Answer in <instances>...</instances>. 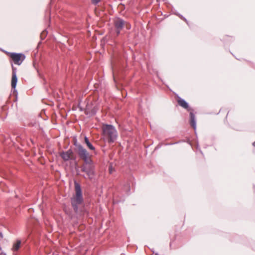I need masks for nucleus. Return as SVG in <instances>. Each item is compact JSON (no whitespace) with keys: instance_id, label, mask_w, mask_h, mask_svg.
I'll list each match as a JSON object with an SVG mask.
<instances>
[{"instance_id":"obj_1","label":"nucleus","mask_w":255,"mask_h":255,"mask_svg":"<svg viewBox=\"0 0 255 255\" xmlns=\"http://www.w3.org/2000/svg\"><path fill=\"white\" fill-rule=\"evenodd\" d=\"M75 194L71 198L72 206L75 213L78 212V206L83 202L82 190L80 185L77 182H74Z\"/></svg>"},{"instance_id":"obj_2","label":"nucleus","mask_w":255,"mask_h":255,"mask_svg":"<svg viewBox=\"0 0 255 255\" xmlns=\"http://www.w3.org/2000/svg\"><path fill=\"white\" fill-rule=\"evenodd\" d=\"M102 131L104 139L109 142L113 143L116 140L118 134L114 126L110 125H104L102 127Z\"/></svg>"},{"instance_id":"obj_3","label":"nucleus","mask_w":255,"mask_h":255,"mask_svg":"<svg viewBox=\"0 0 255 255\" xmlns=\"http://www.w3.org/2000/svg\"><path fill=\"white\" fill-rule=\"evenodd\" d=\"M177 102L178 105L190 112V124L191 126L194 129L196 128V122L195 115L193 110L190 108L188 104L183 99L178 96L176 97Z\"/></svg>"},{"instance_id":"obj_4","label":"nucleus","mask_w":255,"mask_h":255,"mask_svg":"<svg viewBox=\"0 0 255 255\" xmlns=\"http://www.w3.org/2000/svg\"><path fill=\"white\" fill-rule=\"evenodd\" d=\"M82 171L85 172L89 179H92L95 175V166L91 160L88 162H84V164L82 167Z\"/></svg>"},{"instance_id":"obj_5","label":"nucleus","mask_w":255,"mask_h":255,"mask_svg":"<svg viewBox=\"0 0 255 255\" xmlns=\"http://www.w3.org/2000/svg\"><path fill=\"white\" fill-rule=\"evenodd\" d=\"M77 148V153L82 160L84 162H88V160H91V157L89 155V153L81 144H76Z\"/></svg>"},{"instance_id":"obj_6","label":"nucleus","mask_w":255,"mask_h":255,"mask_svg":"<svg viewBox=\"0 0 255 255\" xmlns=\"http://www.w3.org/2000/svg\"><path fill=\"white\" fill-rule=\"evenodd\" d=\"M8 55L11 59L13 62L17 65H20L25 59V56L22 53H17L9 52L8 53Z\"/></svg>"},{"instance_id":"obj_7","label":"nucleus","mask_w":255,"mask_h":255,"mask_svg":"<svg viewBox=\"0 0 255 255\" xmlns=\"http://www.w3.org/2000/svg\"><path fill=\"white\" fill-rule=\"evenodd\" d=\"M126 24V21L123 19L118 17L114 20V25L116 28L117 35H119L121 30L123 29Z\"/></svg>"},{"instance_id":"obj_8","label":"nucleus","mask_w":255,"mask_h":255,"mask_svg":"<svg viewBox=\"0 0 255 255\" xmlns=\"http://www.w3.org/2000/svg\"><path fill=\"white\" fill-rule=\"evenodd\" d=\"M73 152L72 150L69 149L66 151H63L60 153V156L65 161L69 160L72 158Z\"/></svg>"},{"instance_id":"obj_9","label":"nucleus","mask_w":255,"mask_h":255,"mask_svg":"<svg viewBox=\"0 0 255 255\" xmlns=\"http://www.w3.org/2000/svg\"><path fill=\"white\" fill-rule=\"evenodd\" d=\"M12 78H11V85L12 88H15L17 83V77H16V68L12 66Z\"/></svg>"},{"instance_id":"obj_10","label":"nucleus","mask_w":255,"mask_h":255,"mask_svg":"<svg viewBox=\"0 0 255 255\" xmlns=\"http://www.w3.org/2000/svg\"><path fill=\"white\" fill-rule=\"evenodd\" d=\"M21 243V242L20 240H16V241L13 244L12 250L13 252L17 251L20 247Z\"/></svg>"},{"instance_id":"obj_11","label":"nucleus","mask_w":255,"mask_h":255,"mask_svg":"<svg viewBox=\"0 0 255 255\" xmlns=\"http://www.w3.org/2000/svg\"><path fill=\"white\" fill-rule=\"evenodd\" d=\"M85 142L86 144L87 147L92 150H95L94 146L90 143L88 137L86 136L84 137Z\"/></svg>"},{"instance_id":"obj_12","label":"nucleus","mask_w":255,"mask_h":255,"mask_svg":"<svg viewBox=\"0 0 255 255\" xmlns=\"http://www.w3.org/2000/svg\"><path fill=\"white\" fill-rule=\"evenodd\" d=\"M125 26H126L127 29H130L131 28V25L128 22L126 21Z\"/></svg>"},{"instance_id":"obj_13","label":"nucleus","mask_w":255,"mask_h":255,"mask_svg":"<svg viewBox=\"0 0 255 255\" xmlns=\"http://www.w3.org/2000/svg\"><path fill=\"white\" fill-rule=\"evenodd\" d=\"M91 1L93 4L96 5L100 1V0H91Z\"/></svg>"},{"instance_id":"obj_14","label":"nucleus","mask_w":255,"mask_h":255,"mask_svg":"<svg viewBox=\"0 0 255 255\" xmlns=\"http://www.w3.org/2000/svg\"><path fill=\"white\" fill-rule=\"evenodd\" d=\"M0 255H6L5 254L3 253H0Z\"/></svg>"},{"instance_id":"obj_15","label":"nucleus","mask_w":255,"mask_h":255,"mask_svg":"<svg viewBox=\"0 0 255 255\" xmlns=\"http://www.w3.org/2000/svg\"><path fill=\"white\" fill-rule=\"evenodd\" d=\"M229 112H228V114H227V116H226V117H228V115H229Z\"/></svg>"},{"instance_id":"obj_16","label":"nucleus","mask_w":255,"mask_h":255,"mask_svg":"<svg viewBox=\"0 0 255 255\" xmlns=\"http://www.w3.org/2000/svg\"><path fill=\"white\" fill-rule=\"evenodd\" d=\"M155 255H158V254H155Z\"/></svg>"}]
</instances>
